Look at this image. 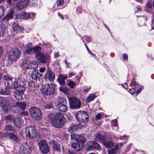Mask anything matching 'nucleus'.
I'll list each match as a JSON object with an SVG mask.
<instances>
[{
	"label": "nucleus",
	"instance_id": "obj_1",
	"mask_svg": "<svg viewBox=\"0 0 154 154\" xmlns=\"http://www.w3.org/2000/svg\"><path fill=\"white\" fill-rule=\"evenodd\" d=\"M37 134L36 130L32 126H28L25 128L23 129L21 132V136L23 138L25 137L33 139L36 137Z\"/></svg>",
	"mask_w": 154,
	"mask_h": 154
},
{
	"label": "nucleus",
	"instance_id": "obj_2",
	"mask_svg": "<svg viewBox=\"0 0 154 154\" xmlns=\"http://www.w3.org/2000/svg\"><path fill=\"white\" fill-rule=\"evenodd\" d=\"M33 149V147L32 143L26 142L20 147V151L21 154H29Z\"/></svg>",
	"mask_w": 154,
	"mask_h": 154
},
{
	"label": "nucleus",
	"instance_id": "obj_3",
	"mask_svg": "<svg viewBox=\"0 0 154 154\" xmlns=\"http://www.w3.org/2000/svg\"><path fill=\"white\" fill-rule=\"evenodd\" d=\"M75 116L77 121L80 122L85 123L88 120V115L86 111H79L75 113Z\"/></svg>",
	"mask_w": 154,
	"mask_h": 154
},
{
	"label": "nucleus",
	"instance_id": "obj_4",
	"mask_svg": "<svg viewBox=\"0 0 154 154\" xmlns=\"http://www.w3.org/2000/svg\"><path fill=\"white\" fill-rule=\"evenodd\" d=\"M2 110L4 113H8L13 106L8 98L3 97L0 104Z\"/></svg>",
	"mask_w": 154,
	"mask_h": 154
},
{
	"label": "nucleus",
	"instance_id": "obj_5",
	"mask_svg": "<svg viewBox=\"0 0 154 154\" xmlns=\"http://www.w3.org/2000/svg\"><path fill=\"white\" fill-rule=\"evenodd\" d=\"M40 90L44 94L51 95L55 91V85L52 83L46 84L42 86Z\"/></svg>",
	"mask_w": 154,
	"mask_h": 154
},
{
	"label": "nucleus",
	"instance_id": "obj_6",
	"mask_svg": "<svg viewBox=\"0 0 154 154\" xmlns=\"http://www.w3.org/2000/svg\"><path fill=\"white\" fill-rule=\"evenodd\" d=\"M20 54V51L18 48H12L9 51L8 56V59L11 61L16 60L19 58Z\"/></svg>",
	"mask_w": 154,
	"mask_h": 154
},
{
	"label": "nucleus",
	"instance_id": "obj_7",
	"mask_svg": "<svg viewBox=\"0 0 154 154\" xmlns=\"http://www.w3.org/2000/svg\"><path fill=\"white\" fill-rule=\"evenodd\" d=\"M29 112L31 116L36 120H40L41 119L42 112L38 109L35 107L30 108L29 110Z\"/></svg>",
	"mask_w": 154,
	"mask_h": 154
},
{
	"label": "nucleus",
	"instance_id": "obj_8",
	"mask_svg": "<svg viewBox=\"0 0 154 154\" xmlns=\"http://www.w3.org/2000/svg\"><path fill=\"white\" fill-rule=\"evenodd\" d=\"M70 107L71 109H79L80 108L81 102L79 99L72 97L69 98Z\"/></svg>",
	"mask_w": 154,
	"mask_h": 154
},
{
	"label": "nucleus",
	"instance_id": "obj_9",
	"mask_svg": "<svg viewBox=\"0 0 154 154\" xmlns=\"http://www.w3.org/2000/svg\"><path fill=\"white\" fill-rule=\"evenodd\" d=\"M19 89L15 90L14 91V95L15 98L18 100L22 99V95L25 90L24 86H21Z\"/></svg>",
	"mask_w": 154,
	"mask_h": 154
},
{
	"label": "nucleus",
	"instance_id": "obj_10",
	"mask_svg": "<svg viewBox=\"0 0 154 154\" xmlns=\"http://www.w3.org/2000/svg\"><path fill=\"white\" fill-rule=\"evenodd\" d=\"M35 56L37 59L42 63H46L50 60V56L49 55L45 56L41 53H36Z\"/></svg>",
	"mask_w": 154,
	"mask_h": 154
},
{
	"label": "nucleus",
	"instance_id": "obj_11",
	"mask_svg": "<svg viewBox=\"0 0 154 154\" xmlns=\"http://www.w3.org/2000/svg\"><path fill=\"white\" fill-rule=\"evenodd\" d=\"M38 146L42 153L46 154L49 151V147L44 140L40 141L38 143Z\"/></svg>",
	"mask_w": 154,
	"mask_h": 154
},
{
	"label": "nucleus",
	"instance_id": "obj_12",
	"mask_svg": "<svg viewBox=\"0 0 154 154\" xmlns=\"http://www.w3.org/2000/svg\"><path fill=\"white\" fill-rule=\"evenodd\" d=\"M101 149L100 144L95 141L89 142L87 146V149L88 150L95 149L100 150Z\"/></svg>",
	"mask_w": 154,
	"mask_h": 154
},
{
	"label": "nucleus",
	"instance_id": "obj_13",
	"mask_svg": "<svg viewBox=\"0 0 154 154\" xmlns=\"http://www.w3.org/2000/svg\"><path fill=\"white\" fill-rule=\"evenodd\" d=\"M48 119L49 122H51L53 126L58 128V116L57 114L54 116L52 114H50L48 117Z\"/></svg>",
	"mask_w": 154,
	"mask_h": 154
},
{
	"label": "nucleus",
	"instance_id": "obj_14",
	"mask_svg": "<svg viewBox=\"0 0 154 154\" xmlns=\"http://www.w3.org/2000/svg\"><path fill=\"white\" fill-rule=\"evenodd\" d=\"M55 77L54 73L51 70L48 69L45 75V78L47 81H52Z\"/></svg>",
	"mask_w": 154,
	"mask_h": 154
},
{
	"label": "nucleus",
	"instance_id": "obj_15",
	"mask_svg": "<svg viewBox=\"0 0 154 154\" xmlns=\"http://www.w3.org/2000/svg\"><path fill=\"white\" fill-rule=\"evenodd\" d=\"M66 120L63 115L58 112V128H60L63 126Z\"/></svg>",
	"mask_w": 154,
	"mask_h": 154
},
{
	"label": "nucleus",
	"instance_id": "obj_16",
	"mask_svg": "<svg viewBox=\"0 0 154 154\" xmlns=\"http://www.w3.org/2000/svg\"><path fill=\"white\" fill-rule=\"evenodd\" d=\"M18 82L15 80L14 82H11L10 84V87L11 89H15V90L19 89L21 86H24L20 83H18Z\"/></svg>",
	"mask_w": 154,
	"mask_h": 154
},
{
	"label": "nucleus",
	"instance_id": "obj_17",
	"mask_svg": "<svg viewBox=\"0 0 154 154\" xmlns=\"http://www.w3.org/2000/svg\"><path fill=\"white\" fill-rule=\"evenodd\" d=\"M67 76L64 74H60L58 76V82L61 85H63L65 83V80L67 79Z\"/></svg>",
	"mask_w": 154,
	"mask_h": 154
},
{
	"label": "nucleus",
	"instance_id": "obj_18",
	"mask_svg": "<svg viewBox=\"0 0 154 154\" xmlns=\"http://www.w3.org/2000/svg\"><path fill=\"white\" fill-rule=\"evenodd\" d=\"M42 75V74L38 72V70L35 69L32 72L31 76L32 79L36 80L38 79H39Z\"/></svg>",
	"mask_w": 154,
	"mask_h": 154
},
{
	"label": "nucleus",
	"instance_id": "obj_19",
	"mask_svg": "<svg viewBox=\"0 0 154 154\" xmlns=\"http://www.w3.org/2000/svg\"><path fill=\"white\" fill-rule=\"evenodd\" d=\"M10 82H8L7 86L5 90H2L0 91V94L4 95H8L10 94L11 91L10 90L11 89L10 87Z\"/></svg>",
	"mask_w": 154,
	"mask_h": 154
},
{
	"label": "nucleus",
	"instance_id": "obj_20",
	"mask_svg": "<svg viewBox=\"0 0 154 154\" xmlns=\"http://www.w3.org/2000/svg\"><path fill=\"white\" fill-rule=\"evenodd\" d=\"M13 31L15 33V34L17 32H22L23 30V28L20 26L18 24L16 23H14L13 24Z\"/></svg>",
	"mask_w": 154,
	"mask_h": 154
},
{
	"label": "nucleus",
	"instance_id": "obj_21",
	"mask_svg": "<svg viewBox=\"0 0 154 154\" xmlns=\"http://www.w3.org/2000/svg\"><path fill=\"white\" fill-rule=\"evenodd\" d=\"M38 63L36 60H33L27 64L26 68L28 69H33L37 67Z\"/></svg>",
	"mask_w": 154,
	"mask_h": 154
},
{
	"label": "nucleus",
	"instance_id": "obj_22",
	"mask_svg": "<svg viewBox=\"0 0 154 154\" xmlns=\"http://www.w3.org/2000/svg\"><path fill=\"white\" fill-rule=\"evenodd\" d=\"M72 147L76 151H79L82 149L83 147V144L78 143H73L72 144Z\"/></svg>",
	"mask_w": 154,
	"mask_h": 154
},
{
	"label": "nucleus",
	"instance_id": "obj_23",
	"mask_svg": "<svg viewBox=\"0 0 154 154\" xmlns=\"http://www.w3.org/2000/svg\"><path fill=\"white\" fill-rule=\"evenodd\" d=\"M23 19H26L28 18H31L32 20L34 19L35 14L34 13H32L31 14L27 13L25 12H22Z\"/></svg>",
	"mask_w": 154,
	"mask_h": 154
},
{
	"label": "nucleus",
	"instance_id": "obj_24",
	"mask_svg": "<svg viewBox=\"0 0 154 154\" xmlns=\"http://www.w3.org/2000/svg\"><path fill=\"white\" fill-rule=\"evenodd\" d=\"M103 144L104 146L107 148H110L113 146L114 143L110 140H106V139L103 141Z\"/></svg>",
	"mask_w": 154,
	"mask_h": 154
},
{
	"label": "nucleus",
	"instance_id": "obj_25",
	"mask_svg": "<svg viewBox=\"0 0 154 154\" xmlns=\"http://www.w3.org/2000/svg\"><path fill=\"white\" fill-rule=\"evenodd\" d=\"M8 137L11 140H13L15 142H17L18 140V139L16 136L12 133H7Z\"/></svg>",
	"mask_w": 154,
	"mask_h": 154
},
{
	"label": "nucleus",
	"instance_id": "obj_26",
	"mask_svg": "<svg viewBox=\"0 0 154 154\" xmlns=\"http://www.w3.org/2000/svg\"><path fill=\"white\" fill-rule=\"evenodd\" d=\"M16 105L20 109L22 110H24L26 108V104L23 102H17L16 103Z\"/></svg>",
	"mask_w": 154,
	"mask_h": 154
},
{
	"label": "nucleus",
	"instance_id": "obj_27",
	"mask_svg": "<svg viewBox=\"0 0 154 154\" xmlns=\"http://www.w3.org/2000/svg\"><path fill=\"white\" fill-rule=\"evenodd\" d=\"M13 122L14 124L18 128L21 127L23 125V121L18 119H13Z\"/></svg>",
	"mask_w": 154,
	"mask_h": 154
},
{
	"label": "nucleus",
	"instance_id": "obj_28",
	"mask_svg": "<svg viewBox=\"0 0 154 154\" xmlns=\"http://www.w3.org/2000/svg\"><path fill=\"white\" fill-rule=\"evenodd\" d=\"M96 140L100 142H103L105 140L104 136L101 135L100 134L97 133L95 135Z\"/></svg>",
	"mask_w": 154,
	"mask_h": 154
},
{
	"label": "nucleus",
	"instance_id": "obj_29",
	"mask_svg": "<svg viewBox=\"0 0 154 154\" xmlns=\"http://www.w3.org/2000/svg\"><path fill=\"white\" fill-rule=\"evenodd\" d=\"M58 110L61 112H65L67 110V107L65 105L58 103Z\"/></svg>",
	"mask_w": 154,
	"mask_h": 154
},
{
	"label": "nucleus",
	"instance_id": "obj_30",
	"mask_svg": "<svg viewBox=\"0 0 154 154\" xmlns=\"http://www.w3.org/2000/svg\"><path fill=\"white\" fill-rule=\"evenodd\" d=\"M78 126L76 124H73L69 126L68 128V131L70 133L75 131L78 128Z\"/></svg>",
	"mask_w": 154,
	"mask_h": 154
},
{
	"label": "nucleus",
	"instance_id": "obj_31",
	"mask_svg": "<svg viewBox=\"0 0 154 154\" xmlns=\"http://www.w3.org/2000/svg\"><path fill=\"white\" fill-rule=\"evenodd\" d=\"M4 130L7 131L14 132L15 129L12 125H8L5 126Z\"/></svg>",
	"mask_w": 154,
	"mask_h": 154
},
{
	"label": "nucleus",
	"instance_id": "obj_32",
	"mask_svg": "<svg viewBox=\"0 0 154 154\" xmlns=\"http://www.w3.org/2000/svg\"><path fill=\"white\" fill-rule=\"evenodd\" d=\"M5 25L3 23L0 24V37L2 36L5 32Z\"/></svg>",
	"mask_w": 154,
	"mask_h": 154
},
{
	"label": "nucleus",
	"instance_id": "obj_33",
	"mask_svg": "<svg viewBox=\"0 0 154 154\" xmlns=\"http://www.w3.org/2000/svg\"><path fill=\"white\" fill-rule=\"evenodd\" d=\"M24 2L22 1H19L18 2L16 5V6L18 10H22L24 8L23 5Z\"/></svg>",
	"mask_w": 154,
	"mask_h": 154
},
{
	"label": "nucleus",
	"instance_id": "obj_34",
	"mask_svg": "<svg viewBox=\"0 0 154 154\" xmlns=\"http://www.w3.org/2000/svg\"><path fill=\"white\" fill-rule=\"evenodd\" d=\"M14 12L13 11H11L10 12L4 17L5 20H8L12 19L13 17Z\"/></svg>",
	"mask_w": 154,
	"mask_h": 154
},
{
	"label": "nucleus",
	"instance_id": "obj_35",
	"mask_svg": "<svg viewBox=\"0 0 154 154\" xmlns=\"http://www.w3.org/2000/svg\"><path fill=\"white\" fill-rule=\"evenodd\" d=\"M79 137L78 138L77 142L78 143H79L80 144H83L86 141V138L82 134L79 135Z\"/></svg>",
	"mask_w": 154,
	"mask_h": 154
},
{
	"label": "nucleus",
	"instance_id": "obj_36",
	"mask_svg": "<svg viewBox=\"0 0 154 154\" xmlns=\"http://www.w3.org/2000/svg\"><path fill=\"white\" fill-rule=\"evenodd\" d=\"M26 5L33 6L35 4L36 0H24Z\"/></svg>",
	"mask_w": 154,
	"mask_h": 154
},
{
	"label": "nucleus",
	"instance_id": "obj_37",
	"mask_svg": "<svg viewBox=\"0 0 154 154\" xmlns=\"http://www.w3.org/2000/svg\"><path fill=\"white\" fill-rule=\"evenodd\" d=\"M53 148L55 150L58 151V145L57 142L54 140H52L50 143Z\"/></svg>",
	"mask_w": 154,
	"mask_h": 154
},
{
	"label": "nucleus",
	"instance_id": "obj_38",
	"mask_svg": "<svg viewBox=\"0 0 154 154\" xmlns=\"http://www.w3.org/2000/svg\"><path fill=\"white\" fill-rule=\"evenodd\" d=\"M95 97V95L93 94H90L86 98V101L87 102L90 103L94 99Z\"/></svg>",
	"mask_w": 154,
	"mask_h": 154
},
{
	"label": "nucleus",
	"instance_id": "obj_39",
	"mask_svg": "<svg viewBox=\"0 0 154 154\" xmlns=\"http://www.w3.org/2000/svg\"><path fill=\"white\" fill-rule=\"evenodd\" d=\"M15 80H17L19 83V84L20 83V82L24 84L25 81V79L21 75H19L16 78Z\"/></svg>",
	"mask_w": 154,
	"mask_h": 154
},
{
	"label": "nucleus",
	"instance_id": "obj_40",
	"mask_svg": "<svg viewBox=\"0 0 154 154\" xmlns=\"http://www.w3.org/2000/svg\"><path fill=\"white\" fill-rule=\"evenodd\" d=\"M41 48L39 46H36L34 47H32L33 53H40L41 50Z\"/></svg>",
	"mask_w": 154,
	"mask_h": 154
},
{
	"label": "nucleus",
	"instance_id": "obj_41",
	"mask_svg": "<svg viewBox=\"0 0 154 154\" xmlns=\"http://www.w3.org/2000/svg\"><path fill=\"white\" fill-rule=\"evenodd\" d=\"M118 146H115V147L108 152L109 154H114L116 153L117 151L119 150Z\"/></svg>",
	"mask_w": 154,
	"mask_h": 154
},
{
	"label": "nucleus",
	"instance_id": "obj_42",
	"mask_svg": "<svg viewBox=\"0 0 154 154\" xmlns=\"http://www.w3.org/2000/svg\"><path fill=\"white\" fill-rule=\"evenodd\" d=\"M79 135H77L75 134H72L71 135V140H74L77 142Z\"/></svg>",
	"mask_w": 154,
	"mask_h": 154
},
{
	"label": "nucleus",
	"instance_id": "obj_43",
	"mask_svg": "<svg viewBox=\"0 0 154 154\" xmlns=\"http://www.w3.org/2000/svg\"><path fill=\"white\" fill-rule=\"evenodd\" d=\"M80 36L81 38V39L83 43H84V42L83 39V38L85 39V40H86V41L88 43H90V42L91 38L90 37L86 35L82 37L81 36Z\"/></svg>",
	"mask_w": 154,
	"mask_h": 154
},
{
	"label": "nucleus",
	"instance_id": "obj_44",
	"mask_svg": "<svg viewBox=\"0 0 154 154\" xmlns=\"http://www.w3.org/2000/svg\"><path fill=\"white\" fill-rule=\"evenodd\" d=\"M4 79L5 80L7 81V85H8V83L9 82H10V84L12 81V78H11L8 76L6 75H4Z\"/></svg>",
	"mask_w": 154,
	"mask_h": 154
},
{
	"label": "nucleus",
	"instance_id": "obj_45",
	"mask_svg": "<svg viewBox=\"0 0 154 154\" xmlns=\"http://www.w3.org/2000/svg\"><path fill=\"white\" fill-rule=\"evenodd\" d=\"M75 85V82L70 81L67 84V85L69 86L71 88H73Z\"/></svg>",
	"mask_w": 154,
	"mask_h": 154
},
{
	"label": "nucleus",
	"instance_id": "obj_46",
	"mask_svg": "<svg viewBox=\"0 0 154 154\" xmlns=\"http://www.w3.org/2000/svg\"><path fill=\"white\" fill-rule=\"evenodd\" d=\"M45 109H50L52 108V105L51 103H47L44 106Z\"/></svg>",
	"mask_w": 154,
	"mask_h": 154
},
{
	"label": "nucleus",
	"instance_id": "obj_47",
	"mask_svg": "<svg viewBox=\"0 0 154 154\" xmlns=\"http://www.w3.org/2000/svg\"><path fill=\"white\" fill-rule=\"evenodd\" d=\"M59 90L64 93L66 94L68 92V90L66 87H60L59 88Z\"/></svg>",
	"mask_w": 154,
	"mask_h": 154
},
{
	"label": "nucleus",
	"instance_id": "obj_48",
	"mask_svg": "<svg viewBox=\"0 0 154 154\" xmlns=\"http://www.w3.org/2000/svg\"><path fill=\"white\" fill-rule=\"evenodd\" d=\"M8 137L7 133H5L3 132H0V138L3 139Z\"/></svg>",
	"mask_w": 154,
	"mask_h": 154
},
{
	"label": "nucleus",
	"instance_id": "obj_49",
	"mask_svg": "<svg viewBox=\"0 0 154 154\" xmlns=\"http://www.w3.org/2000/svg\"><path fill=\"white\" fill-rule=\"evenodd\" d=\"M4 11V8L3 6H0V19L2 17Z\"/></svg>",
	"mask_w": 154,
	"mask_h": 154
},
{
	"label": "nucleus",
	"instance_id": "obj_50",
	"mask_svg": "<svg viewBox=\"0 0 154 154\" xmlns=\"http://www.w3.org/2000/svg\"><path fill=\"white\" fill-rule=\"evenodd\" d=\"M26 52L28 54H33V52L32 49V47L30 48H28L25 50Z\"/></svg>",
	"mask_w": 154,
	"mask_h": 154
},
{
	"label": "nucleus",
	"instance_id": "obj_51",
	"mask_svg": "<svg viewBox=\"0 0 154 154\" xmlns=\"http://www.w3.org/2000/svg\"><path fill=\"white\" fill-rule=\"evenodd\" d=\"M22 17V12L21 13H19L17 14L16 15V18L17 19H23Z\"/></svg>",
	"mask_w": 154,
	"mask_h": 154
},
{
	"label": "nucleus",
	"instance_id": "obj_52",
	"mask_svg": "<svg viewBox=\"0 0 154 154\" xmlns=\"http://www.w3.org/2000/svg\"><path fill=\"white\" fill-rule=\"evenodd\" d=\"M132 84L134 85L135 88H137L138 86V84H137L135 80L133 78L132 81Z\"/></svg>",
	"mask_w": 154,
	"mask_h": 154
},
{
	"label": "nucleus",
	"instance_id": "obj_53",
	"mask_svg": "<svg viewBox=\"0 0 154 154\" xmlns=\"http://www.w3.org/2000/svg\"><path fill=\"white\" fill-rule=\"evenodd\" d=\"M111 124L112 126H118V125L117 120L116 119H115L112 121Z\"/></svg>",
	"mask_w": 154,
	"mask_h": 154
},
{
	"label": "nucleus",
	"instance_id": "obj_54",
	"mask_svg": "<svg viewBox=\"0 0 154 154\" xmlns=\"http://www.w3.org/2000/svg\"><path fill=\"white\" fill-rule=\"evenodd\" d=\"M5 119L7 120H12L13 119V118L12 115H10L6 116Z\"/></svg>",
	"mask_w": 154,
	"mask_h": 154
},
{
	"label": "nucleus",
	"instance_id": "obj_55",
	"mask_svg": "<svg viewBox=\"0 0 154 154\" xmlns=\"http://www.w3.org/2000/svg\"><path fill=\"white\" fill-rule=\"evenodd\" d=\"M143 88V85H141L140 86V88L137 90L136 92V93L137 95L141 91V90Z\"/></svg>",
	"mask_w": 154,
	"mask_h": 154
},
{
	"label": "nucleus",
	"instance_id": "obj_56",
	"mask_svg": "<svg viewBox=\"0 0 154 154\" xmlns=\"http://www.w3.org/2000/svg\"><path fill=\"white\" fill-rule=\"evenodd\" d=\"M102 116H103L102 114L99 113L96 116V120L100 119H101Z\"/></svg>",
	"mask_w": 154,
	"mask_h": 154
},
{
	"label": "nucleus",
	"instance_id": "obj_57",
	"mask_svg": "<svg viewBox=\"0 0 154 154\" xmlns=\"http://www.w3.org/2000/svg\"><path fill=\"white\" fill-rule=\"evenodd\" d=\"M123 58L124 60L127 61L128 60V56L127 54H123Z\"/></svg>",
	"mask_w": 154,
	"mask_h": 154
},
{
	"label": "nucleus",
	"instance_id": "obj_58",
	"mask_svg": "<svg viewBox=\"0 0 154 154\" xmlns=\"http://www.w3.org/2000/svg\"><path fill=\"white\" fill-rule=\"evenodd\" d=\"M121 140H124L125 142H126L128 140V137L127 136H123L122 137H120Z\"/></svg>",
	"mask_w": 154,
	"mask_h": 154
},
{
	"label": "nucleus",
	"instance_id": "obj_59",
	"mask_svg": "<svg viewBox=\"0 0 154 154\" xmlns=\"http://www.w3.org/2000/svg\"><path fill=\"white\" fill-rule=\"evenodd\" d=\"M20 115L21 116H27L28 115V113L26 111H23L21 112Z\"/></svg>",
	"mask_w": 154,
	"mask_h": 154
},
{
	"label": "nucleus",
	"instance_id": "obj_60",
	"mask_svg": "<svg viewBox=\"0 0 154 154\" xmlns=\"http://www.w3.org/2000/svg\"><path fill=\"white\" fill-rule=\"evenodd\" d=\"M63 3V0H58V7L62 5Z\"/></svg>",
	"mask_w": 154,
	"mask_h": 154
},
{
	"label": "nucleus",
	"instance_id": "obj_61",
	"mask_svg": "<svg viewBox=\"0 0 154 154\" xmlns=\"http://www.w3.org/2000/svg\"><path fill=\"white\" fill-rule=\"evenodd\" d=\"M135 91V90L134 88H132L129 90L130 92L132 94H134Z\"/></svg>",
	"mask_w": 154,
	"mask_h": 154
},
{
	"label": "nucleus",
	"instance_id": "obj_62",
	"mask_svg": "<svg viewBox=\"0 0 154 154\" xmlns=\"http://www.w3.org/2000/svg\"><path fill=\"white\" fill-rule=\"evenodd\" d=\"M146 6L147 7L149 8H151L152 7V6L151 2H148L146 4Z\"/></svg>",
	"mask_w": 154,
	"mask_h": 154
},
{
	"label": "nucleus",
	"instance_id": "obj_63",
	"mask_svg": "<svg viewBox=\"0 0 154 154\" xmlns=\"http://www.w3.org/2000/svg\"><path fill=\"white\" fill-rule=\"evenodd\" d=\"M76 11L77 13H80L82 12L81 8L79 7L77 8Z\"/></svg>",
	"mask_w": 154,
	"mask_h": 154
},
{
	"label": "nucleus",
	"instance_id": "obj_64",
	"mask_svg": "<svg viewBox=\"0 0 154 154\" xmlns=\"http://www.w3.org/2000/svg\"><path fill=\"white\" fill-rule=\"evenodd\" d=\"M151 26L152 29H154V14L153 15V19L152 20V23Z\"/></svg>",
	"mask_w": 154,
	"mask_h": 154
}]
</instances>
